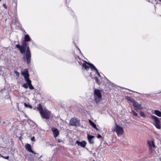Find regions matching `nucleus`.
<instances>
[{
  "mask_svg": "<svg viewBox=\"0 0 161 161\" xmlns=\"http://www.w3.org/2000/svg\"><path fill=\"white\" fill-rule=\"evenodd\" d=\"M27 43L23 41L22 42L21 46L27 47V50L25 53L24 55L23 59V60L27 62L28 64H29L31 63V54L29 47L28 46L27 47Z\"/></svg>",
  "mask_w": 161,
  "mask_h": 161,
  "instance_id": "1",
  "label": "nucleus"
},
{
  "mask_svg": "<svg viewBox=\"0 0 161 161\" xmlns=\"http://www.w3.org/2000/svg\"><path fill=\"white\" fill-rule=\"evenodd\" d=\"M86 64L90 66L91 67V69H90V67L88 66L86 64L83 63L82 64V68L84 69L86 72L89 71L88 76H91V70L93 69H94L96 71H97V69L92 64L89 62H86Z\"/></svg>",
  "mask_w": 161,
  "mask_h": 161,
  "instance_id": "2",
  "label": "nucleus"
},
{
  "mask_svg": "<svg viewBox=\"0 0 161 161\" xmlns=\"http://www.w3.org/2000/svg\"><path fill=\"white\" fill-rule=\"evenodd\" d=\"M112 131L116 132L118 136L122 135L124 133V130L122 127L120 126L117 124L112 128Z\"/></svg>",
  "mask_w": 161,
  "mask_h": 161,
  "instance_id": "3",
  "label": "nucleus"
},
{
  "mask_svg": "<svg viewBox=\"0 0 161 161\" xmlns=\"http://www.w3.org/2000/svg\"><path fill=\"white\" fill-rule=\"evenodd\" d=\"M94 100L97 103L101 101L102 99V95L100 91L95 89L94 92Z\"/></svg>",
  "mask_w": 161,
  "mask_h": 161,
  "instance_id": "4",
  "label": "nucleus"
},
{
  "mask_svg": "<svg viewBox=\"0 0 161 161\" xmlns=\"http://www.w3.org/2000/svg\"><path fill=\"white\" fill-rule=\"evenodd\" d=\"M151 118L154 121L153 124L155 127L158 129H160L161 128L159 118L153 115H151Z\"/></svg>",
  "mask_w": 161,
  "mask_h": 161,
  "instance_id": "5",
  "label": "nucleus"
},
{
  "mask_svg": "<svg viewBox=\"0 0 161 161\" xmlns=\"http://www.w3.org/2000/svg\"><path fill=\"white\" fill-rule=\"evenodd\" d=\"M51 112L47 109H44V111L40 114L41 117L42 119H49L51 116Z\"/></svg>",
  "mask_w": 161,
  "mask_h": 161,
  "instance_id": "6",
  "label": "nucleus"
},
{
  "mask_svg": "<svg viewBox=\"0 0 161 161\" xmlns=\"http://www.w3.org/2000/svg\"><path fill=\"white\" fill-rule=\"evenodd\" d=\"M79 122L76 118H72L70 120L69 124L71 126H77L79 125Z\"/></svg>",
  "mask_w": 161,
  "mask_h": 161,
  "instance_id": "7",
  "label": "nucleus"
},
{
  "mask_svg": "<svg viewBox=\"0 0 161 161\" xmlns=\"http://www.w3.org/2000/svg\"><path fill=\"white\" fill-rule=\"evenodd\" d=\"M21 74L22 75L24 76L26 82L28 81V80L29 81L31 80L29 78L28 71L27 69H25L23 72H21Z\"/></svg>",
  "mask_w": 161,
  "mask_h": 161,
  "instance_id": "8",
  "label": "nucleus"
},
{
  "mask_svg": "<svg viewBox=\"0 0 161 161\" xmlns=\"http://www.w3.org/2000/svg\"><path fill=\"white\" fill-rule=\"evenodd\" d=\"M133 106L135 108V109L136 110H142L143 108L142 107V105L139 104L138 102L135 101L134 103H133Z\"/></svg>",
  "mask_w": 161,
  "mask_h": 161,
  "instance_id": "9",
  "label": "nucleus"
},
{
  "mask_svg": "<svg viewBox=\"0 0 161 161\" xmlns=\"http://www.w3.org/2000/svg\"><path fill=\"white\" fill-rule=\"evenodd\" d=\"M51 130L53 133L55 138H56L59 135V130L58 129L52 127L51 128Z\"/></svg>",
  "mask_w": 161,
  "mask_h": 161,
  "instance_id": "10",
  "label": "nucleus"
},
{
  "mask_svg": "<svg viewBox=\"0 0 161 161\" xmlns=\"http://www.w3.org/2000/svg\"><path fill=\"white\" fill-rule=\"evenodd\" d=\"M78 146H80L82 147H85L86 145V142L84 141H82L81 142H80L78 141H77L75 142Z\"/></svg>",
  "mask_w": 161,
  "mask_h": 161,
  "instance_id": "11",
  "label": "nucleus"
},
{
  "mask_svg": "<svg viewBox=\"0 0 161 161\" xmlns=\"http://www.w3.org/2000/svg\"><path fill=\"white\" fill-rule=\"evenodd\" d=\"M87 137L88 140L90 143L93 144L94 143L93 139L94 138V136L88 134Z\"/></svg>",
  "mask_w": 161,
  "mask_h": 161,
  "instance_id": "12",
  "label": "nucleus"
},
{
  "mask_svg": "<svg viewBox=\"0 0 161 161\" xmlns=\"http://www.w3.org/2000/svg\"><path fill=\"white\" fill-rule=\"evenodd\" d=\"M25 147L28 151L32 153H33V151L31 149V145L30 144H27L25 145Z\"/></svg>",
  "mask_w": 161,
  "mask_h": 161,
  "instance_id": "13",
  "label": "nucleus"
},
{
  "mask_svg": "<svg viewBox=\"0 0 161 161\" xmlns=\"http://www.w3.org/2000/svg\"><path fill=\"white\" fill-rule=\"evenodd\" d=\"M149 146L150 149H151L152 147H153L154 148L155 147V146L154 144V142L153 141H148L147 142Z\"/></svg>",
  "mask_w": 161,
  "mask_h": 161,
  "instance_id": "14",
  "label": "nucleus"
},
{
  "mask_svg": "<svg viewBox=\"0 0 161 161\" xmlns=\"http://www.w3.org/2000/svg\"><path fill=\"white\" fill-rule=\"evenodd\" d=\"M89 121L90 125L92 126V127L96 129L97 131H98L99 129L97 127L96 125L90 119L89 120Z\"/></svg>",
  "mask_w": 161,
  "mask_h": 161,
  "instance_id": "15",
  "label": "nucleus"
},
{
  "mask_svg": "<svg viewBox=\"0 0 161 161\" xmlns=\"http://www.w3.org/2000/svg\"><path fill=\"white\" fill-rule=\"evenodd\" d=\"M37 109L39 111L40 114L44 111V109H43L42 106L40 104H39L38 105Z\"/></svg>",
  "mask_w": 161,
  "mask_h": 161,
  "instance_id": "16",
  "label": "nucleus"
},
{
  "mask_svg": "<svg viewBox=\"0 0 161 161\" xmlns=\"http://www.w3.org/2000/svg\"><path fill=\"white\" fill-rule=\"evenodd\" d=\"M24 40L23 42H28L30 41L31 39L28 35H25L24 37Z\"/></svg>",
  "mask_w": 161,
  "mask_h": 161,
  "instance_id": "17",
  "label": "nucleus"
},
{
  "mask_svg": "<svg viewBox=\"0 0 161 161\" xmlns=\"http://www.w3.org/2000/svg\"><path fill=\"white\" fill-rule=\"evenodd\" d=\"M126 99L130 102L132 103L133 104V103H134L136 101L133 98L130 97H126Z\"/></svg>",
  "mask_w": 161,
  "mask_h": 161,
  "instance_id": "18",
  "label": "nucleus"
},
{
  "mask_svg": "<svg viewBox=\"0 0 161 161\" xmlns=\"http://www.w3.org/2000/svg\"><path fill=\"white\" fill-rule=\"evenodd\" d=\"M27 47L21 46V49L20 50V53L21 54L25 53L26 51Z\"/></svg>",
  "mask_w": 161,
  "mask_h": 161,
  "instance_id": "19",
  "label": "nucleus"
},
{
  "mask_svg": "<svg viewBox=\"0 0 161 161\" xmlns=\"http://www.w3.org/2000/svg\"><path fill=\"white\" fill-rule=\"evenodd\" d=\"M26 82L28 85V86L29 87V88L31 90H33L34 89V87L31 85V80L29 81L28 80V81Z\"/></svg>",
  "mask_w": 161,
  "mask_h": 161,
  "instance_id": "20",
  "label": "nucleus"
},
{
  "mask_svg": "<svg viewBox=\"0 0 161 161\" xmlns=\"http://www.w3.org/2000/svg\"><path fill=\"white\" fill-rule=\"evenodd\" d=\"M154 114L159 117H161V112L159 110H155L154 112Z\"/></svg>",
  "mask_w": 161,
  "mask_h": 161,
  "instance_id": "21",
  "label": "nucleus"
},
{
  "mask_svg": "<svg viewBox=\"0 0 161 161\" xmlns=\"http://www.w3.org/2000/svg\"><path fill=\"white\" fill-rule=\"evenodd\" d=\"M131 113L134 115L138 117H139V116L138 115V114L134 110L132 109L131 110V112H130Z\"/></svg>",
  "mask_w": 161,
  "mask_h": 161,
  "instance_id": "22",
  "label": "nucleus"
},
{
  "mask_svg": "<svg viewBox=\"0 0 161 161\" xmlns=\"http://www.w3.org/2000/svg\"><path fill=\"white\" fill-rule=\"evenodd\" d=\"M22 87H23L24 88L27 89L28 87V85L27 83V84L26 83H24L22 85Z\"/></svg>",
  "mask_w": 161,
  "mask_h": 161,
  "instance_id": "23",
  "label": "nucleus"
},
{
  "mask_svg": "<svg viewBox=\"0 0 161 161\" xmlns=\"http://www.w3.org/2000/svg\"><path fill=\"white\" fill-rule=\"evenodd\" d=\"M140 114L141 116L145 118V115L143 112L140 111Z\"/></svg>",
  "mask_w": 161,
  "mask_h": 161,
  "instance_id": "24",
  "label": "nucleus"
},
{
  "mask_svg": "<svg viewBox=\"0 0 161 161\" xmlns=\"http://www.w3.org/2000/svg\"><path fill=\"white\" fill-rule=\"evenodd\" d=\"M24 105L26 107H29L30 108H32V106L30 105H29L27 104L26 103H24Z\"/></svg>",
  "mask_w": 161,
  "mask_h": 161,
  "instance_id": "25",
  "label": "nucleus"
},
{
  "mask_svg": "<svg viewBox=\"0 0 161 161\" xmlns=\"http://www.w3.org/2000/svg\"><path fill=\"white\" fill-rule=\"evenodd\" d=\"M16 47L18 48L20 51L21 49V46L17 44L16 45Z\"/></svg>",
  "mask_w": 161,
  "mask_h": 161,
  "instance_id": "26",
  "label": "nucleus"
},
{
  "mask_svg": "<svg viewBox=\"0 0 161 161\" xmlns=\"http://www.w3.org/2000/svg\"><path fill=\"white\" fill-rule=\"evenodd\" d=\"M1 157H2L3 158L6 159H8L9 158V156H7V157H4L2 155H1Z\"/></svg>",
  "mask_w": 161,
  "mask_h": 161,
  "instance_id": "27",
  "label": "nucleus"
},
{
  "mask_svg": "<svg viewBox=\"0 0 161 161\" xmlns=\"http://www.w3.org/2000/svg\"><path fill=\"white\" fill-rule=\"evenodd\" d=\"M33 153L34 155V157L35 158H36L38 157V154L37 153H35L33 152V153Z\"/></svg>",
  "mask_w": 161,
  "mask_h": 161,
  "instance_id": "28",
  "label": "nucleus"
},
{
  "mask_svg": "<svg viewBox=\"0 0 161 161\" xmlns=\"http://www.w3.org/2000/svg\"><path fill=\"white\" fill-rule=\"evenodd\" d=\"M28 159L30 161H34V160L33 158H29Z\"/></svg>",
  "mask_w": 161,
  "mask_h": 161,
  "instance_id": "29",
  "label": "nucleus"
},
{
  "mask_svg": "<svg viewBox=\"0 0 161 161\" xmlns=\"http://www.w3.org/2000/svg\"><path fill=\"white\" fill-rule=\"evenodd\" d=\"M15 73L17 76H19V73L17 71H14Z\"/></svg>",
  "mask_w": 161,
  "mask_h": 161,
  "instance_id": "30",
  "label": "nucleus"
},
{
  "mask_svg": "<svg viewBox=\"0 0 161 161\" xmlns=\"http://www.w3.org/2000/svg\"><path fill=\"white\" fill-rule=\"evenodd\" d=\"M101 137H102V136L100 135V134L98 135V136H97L98 138H101Z\"/></svg>",
  "mask_w": 161,
  "mask_h": 161,
  "instance_id": "31",
  "label": "nucleus"
},
{
  "mask_svg": "<svg viewBox=\"0 0 161 161\" xmlns=\"http://www.w3.org/2000/svg\"><path fill=\"white\" fill-rule=\"evenodd\" d=\"M96 71V72H97V74L99 76H100V74L98 72L97 70V71Z\"/></svg>",
  "mask_w": 161,
  "mask_h": 161,
  "instance_id": "32",
  "label": "nucleus"
},
{
  "mask_svg": "<svg viewBox=\"0 0 161 161\" xmlns=\"http://www.w3.org/2000/svg\"><path fill=\"white\" fill-rule=\"evenodd\" d=\"M3 7H4L5 8H6V5L5 4H3Z\"/></svg>",
  "mask_w": 161,
  "mask_h": 161,
  "instance_id": "33",
  "label": "nucleus"
},
{
  "mask_svg": "<svg viewBox=\"0 0 161 161\" xmlns=\"http://www.w3.org/2000/svg\"><path fill=\"white\" fill-rule=\"evenodd\" d=\"M96 81L97 82L98 81V80L96 77Z\"/></svg>",
  "mask_w": 161,
  "mask_h": 161,
  "instance_id": "34",
  "label": "nucleus"
},
{
  "mask_svg": "<svg viewBox=\"0 0 161 161\" xmlns=\"http://www.w3.org/2000/svg\"><path fill=\"white\" fill-rule=\"evenodd\" d=\"M33 138H31V140H32V141H33Z\"/></svg>",
  "mask_w": 161,
  "mask_h": 161,
  "instance_id": "35",
  "label": "nucleus"
},
{
  "mask_svg": "<svg viewBox=\"0 0 161 161\" xmlns=\"http://www.w3.org/2000/svg\"><path fill=\"white\" fill-rule=\"evenodd\" d=\"M42 157V156H41L40 157H38V159Z\"/></svg>",
  "mask_w": 161,
  "mask_h": 161,
  "instance_id": "36",
  "label": "nucleus"
},
{
  "mask_svg": "<svg viewBox=\"0 0 161 161\" xmlns=\"http://www.w3.org/2000/svg\"><path fill=\"white\" fill-rule=\"evenodd\" d=\"M84 72L85 73H86V72H85V71H85V70H84Z\"/></svg>",
  "mask_w": 161,
  "mask_h": 161,
  "instance_id": "37",
  "label": "nucleus"
},
{
  "mask_svg": "<svg viewBox=\"0 0 161 161\" xmlns=\"http://www.w3.org/2000/svg\"><path fill=\"white\" fill-rule=\"evenodd\" d=\"M93 161H95V160H93Z\"/></svg>",
  "mask_w": 161,
  "mask_h": 161,
  "instance_id": "38",
  "label": "nucleus"
}]
</instances>
